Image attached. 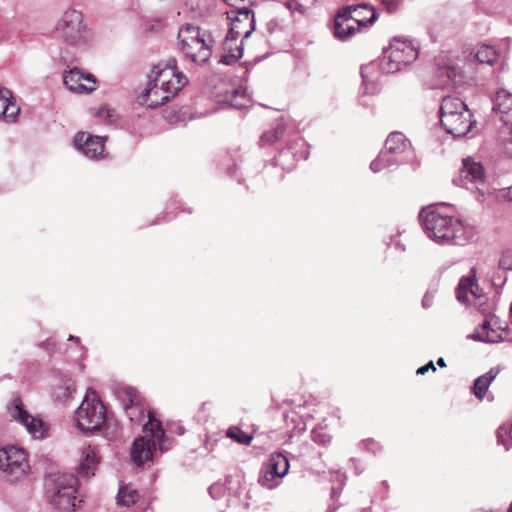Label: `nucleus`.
<instances>
[{
  "instance_id": "27",
  "label": "nucleus",
  "mask_w": 512,
  "mask_h": 512,
  "mask_svg": "<svg viewBox=\"0 0 512 512\" xmlns=\"http://www.w3.org/2000/svg\"><path fill=\"white\" fill-rule=\"evenodd\" d=\"M225 101L234 108L242 109L250 105L251 97L247 92V88L240 86L228 91L225 95Z\"/></svg>"
},
{
  "instance_id": "2",
  "label": "nucleus",
  "mask_w": 512,
  "mask_h": 512,
  "mask_svg": "<svg viewBox=\"0 0 512 512\" xmlns=\"http://www.w3.org/2000/svg\"><path fill=\"white\" fill-rule=\"evenodd\" d=\"M147 417L148 421L144 424L145 435L136 438L131 447V458L137 466L152 460L157 445L161 452L167 451L171 447V442L166 438L160 422L154 418L151 412L147 413Z\"/></svg>"
},
{
  "instance_id": "48",
  "label": "nucleus",
  "mask_w": 512,
  "mask_h": 512,
  "mask_svg": "<svg viewBox=\"0 0 512 512\" xmlns=\"http://www.w3.org/2000/svg\"><path fill=\"white\" fill-rule=\"evenodd\" d=\"M432 302H433V295H430L427 293L424 295V297L422 299V306L424 308H429V307H431Z\"/></svg>"
},
{
  "instance_id": "38",
  "label": "nucleus",
  "mask_w": 512,
  "mask_h": 512,
  "mask_svg": "<svg viewBox=\"0 0 512 512\" xmlns=\"http://www.w3.org/2000/svg\"><path fill=\"white\" fill-rule=\"evenodd\" d=\"M373 68L374 66L372 64L361 68V76L365 87V93L374 94L377 92V85L370 79V71L373 70Z\"/></svg>"
},
{
  "instance_id": "34",
  "label": "nucleus",
  "mask_w": 512,
  "mask_h": 512,
  "mask_svg": "<svg viewBox=\"0 0 512 512\" xmlns=\"http://www.w3.org/2000/svg\"><path fill=\"white\" fill-rule=\"evenodd\" d=\"M116 499L119 505L130 507L139 499V493L131 486H121Z\"/></svg>"
},
{
  "instance_id": "13",
  "label": "nucleus",
  "mask_w": 512,
  "mask_h": 512,
  "mask_svg": "<svg viewBox=\"0 0 512 512\" xmlns=\"http://www.w3.org/2000/svg\"><path fill=\"white\" fill-rule=\"evenodd\" d=\"M63 83L69 91L79 94H89L97 88L95 76L84 73L78 68L66 71L63 75Z\"/></svg>"
},
{
  "instance_id": "51",
  "label": "nucleus",
  "mask_w": 512,
  "mask_h": 512,
  "mask_svg": "<svg viewBox=\"0 0 512 512\" xmlns=\"http://www.w3.org/2000/svg\"><path fill=\"white\" fill-rule=\"evenodd\" d=\"M307 157H308V152H307V151L303 152V153L299 156V158H300V159H306Z\"/></svg>"
},
{
  "instance_id": "9",
  "label": "nucleus",
  "mask_w": 512,
  "mask_h": 512,
  "mask_svg": "<svg viewBox=\"0 0 512 512\" xmlns=\"http://www.w3.org/2000/svg\"><path fill=\"white\" fill-rule=\"evenodd\" d=\"M409 140L400 132H392L386 139L385 151L371 162L370 169L376 173L404 161L403 155L409 150Z\"/></svg>"
},
{
  "instance_id": "1",
  "label": "nucleus",
  "mask_w": 512,
  "mask_h": 512,
  "mask_svg": "<svg viewBox=\"0 0 512 512\" xmlns=\"http://www.w3.org/2000/svg\"><path fill=\"white\" fill-rule=\"evenodd\" d=\"M444 207L430 206L419 213L425 233L436 243L465 245L471 239V230L460 219L445 214Z\"/></svg>"
},
{
  "instance_id": "52",
  "label": "nucleus",
  "mask_w": 512,
  "mask_h": 512,
  "mask_svg": "<svg viewBox=\"0 0 512 512\" xmlns=\"http://www.w3.org/2000/svg\"><path fill=\"white\" fill-rule=\"evenodd\" d=\"M296 145L304 147L306 144L304 143L303 140H299V141L296 142Z\"/></svg>"
},
{
  "instance_id": "43",
  "label": "nucleus",
  "mask_w": 512,
  "mask_h": 512,
  "mask_svg": "<svg viewBox=\"0 0 512 512\" xmlns=\"http://www.w3.org/2000/svg\"><path fill=\"white\" fill-rule=\"evenodd\" d=\"M380 2L388 13L396 12L400 5V0H380Z\"/></svg>"
},
{
  "instance_id": "19",
  "label": "nucleus",
  "mask_w": 512,
  "mask_h": 512,
  "mask_svg": "<svg viewBox=\"0 0 512 512\" xmlns=\"http://www.w3.org/2000/svg\"><path fill=\"white\" fill-rule=\"evenodd\" d=\"M20 114V108L16 104L10 89L0 85V115L7 122H15Z\"/></svg>"
},
{
  "instance_id": "32",
  "label": "nucleus",
  "mask_w": 512,
  "mask_h": 512,
  "mask_svg": "<svg viewBox=\"0 0 512 512\" xmlns=\"http://www.w3.org/2000/svg\"><path fill=\"white\" fill-rule=\"evenodd\" d=\"M315 0H286L284 6L292 17H305Z\"/></svg>"
},
{
  "instance_id": "7",
  "label": "nucleus",
  "mask_w": 512,
  "mask_h": 512,
  "mask_svg": "<svg viewBox=\"0 0 512 512\" xmlns=\"http://www.w3.org/2000/svg\"><path fill=\"white\" fill-rule=\"evenodd\" d=\"M78 479L73 474L55 477L50 488V503L59 512H73L77 506Z\"/></svg>"
},
{
  "instance_id": "33",
  "label": "nucleus",
  "mask_w": 512,
  "mask_h": 512,
  "mask_svg": "<svg viewBox=\"0 0 512 512\" xmlns=\"http://www.w3.org/2000/svg\"><path fill=\"white\" fill-rule=\"evenodd\" d=\"M438 72L440 77L447 78V80L442 81L443 85H446L449 82L456 85L462 81V70L455 64H444L442 67H439Z\"/></svg>"
},
{
  "instance_id": "4",
  "label": "nucleus",
  "mask_w": 512,
  "mask_h": 512,
  "mask_svg": "<svg viewBox=\"0 0 512 512\" xmlns=\"http://www.w3.org/2000/svg\"><path fill=\"white\" fill-rule=\"evenodd\" d=\"M55 30L68 45L86 48L92 41V34L83 22V15L75 9L66 10L58 20Z\"/></svg>"
},
{
  "instance_id": "31",
  "label": "nucleus",
  "mask_w": 512,
  "mask_h": 512,
  "mask_svg": "<svg viewBox=\"0 0 512 512\" xmlns=\"http://www.w3.org/2000/svg\"><path fill=\"white\" fill-rule=\"evenodd\" d=\"M270 468L274 475L284 477L289 469V462L282 453H274L270 456L266 465Z\"/></svg>"
},
{
  "instance_id": "12",
  "label": "nucleus",
  "mask_w": 512,
  "mask_h": 512,
  "mask_svg": "<svg viewBox=\"0 0 512 512\" xmlns=\"http://www.w3.org/2000/svg\"><path fill=\"white\" fill-rule=\"evenodd\" d=\"M9 416L23 425L35 439H42L46 434L44 422L32 416L25 408L20 398H14L7 406Z\"/></svg>"
},
{
  "instance_id": "5",
  "label": "nucleus",
  "mask_w": 512,
  "mask_h": 512,
  "mask_svg": "<svg viewBox=\"0 0 512 512\" xmlns=\"http://www.w3.org/2000/svg\"><path fill=\"white\" fill-rule=\"evenodd\" d=\"M76 426L85 433L98 431L106 422V409L94 390L88 389L75 411Z\"/></svg>"
},
{
  "instance_id": "50",
  "label": "nucleus",
  "mask_w": 512,
  "mask_h": 512,
  "mask_svg": "<svg viewBox=\"0 0 512 512\" xmlns=\"http://www.w3.org/2000/svg\"><path fill=\"white\" fill-rule=\"evenodd\" d=\"M437 364H438L440 367H445V366H446V363H445V361H444V359H443V358H439V359L437 360Z\"/></svg>"
},
{
  "instance_id": "42",
  "label": "nucleus",
  "mask_w": 512,
  "mask_h": 512,
  "mask_svg": "<svg viewBox=\"0 0 512 512\" xmlns=\"http://www.w3.org/2000/svg\"><path fill=\"white\" fill-rule=\"evenodd\" d=\"M208 492L213 499H219L225 494V487L221 483H214L209 487Z\"/></svg>"
},
{
  "instance_id": "22",
  "label": "nucleus",
  "mask_w": 512,
  "mask_h": 512,
  "mask_svg": "<svg viewBox=\"0 0 512 512\" xmlns=\"http://www.w3.org/2000/svg\"><path fill=\"white\" fill-rule=\"evenodd\" d=\"M254 16L249 10L240 11L238 16L232 22V27L227 38L234 39V33L243 35L244 38L249 37L253 30Z\"/></svg>"
},
{
  "instance_id": "29",
  "label": "nucleus",
  "mask_w": 512,
  "mask_h": 512,
  "mask_svg": "<svg viewBox=\"0 0 512 512\" xmlns=\"http://www.w3.org/2000/svg\"><path fill=\"white\" fill-rule=\"evenodd\" d=\"M498 373L499 369L493 367L487 373L475 380L473 385V393L478 399L482 400L484 398L490 383L496 378Z\"/></svg>"
},
{
  "instance_id": "44",
  "label": "nucleus",
  "mask_w": 512,
  "mask_h": 512,
  "mask_svg": "<svg viewBox=\"0 0 512 512\" xmlns=\"http://www.w3.org/2000/svg\"><path fill=\"white\" fill-rule=\"evenodd\" d=\"M497 198L512 202V185L498 191Z\"/></svg>"
},
{
  "instance_id": "28",
  "label": "nucleus",
  "mask_w": 512,
  "mask_h": 512,
  "mask_svg": "<svg viewBox=\"0 0 512 512\" xmlns=\"http://www.w3.org/2000/svg\"><path fill=\"white\" fill-rule=\"evenodd\" d=\"M469 111L467 105L459 98L446 96L443 98L440 106V118L451 114H459Z\"/></svg>"
},
{
  "instance_id": "10",
  "label": "nucleus",
  "mask_w": 512,
  "mask_h": 512,
  "mask_svg": "<svg viewBox=\"0 0 512 512\" xmlns=\"http://www.w3.org/2000/svg\"><path fill=\"white\" fill-rule=\"evenodd\" d=\"M149 81L165 87L168 93H178L188 83V78L177 69V61L170 58L156 64L149 76Z\"/></svg>"
},
{
  "instance_id": "40",
  "label": "nucleus",
  "mask_w": 512,
  "mask_h": 512,
  "mask_svg": "<svg viewBox=\"0 0 512 512\" xmlns=\"http://www.w3.org/2000/svg\"><path fill=\"white\" fill-rule=\"evenodd\" d=\"M94 115L101 120L111 121L115 116V111L107 105L95 109Z\"/></svg>"
},
{
  "instance_id": "35",
  "label": "nucleus",
  "mask_w": 512,
  "mask_h": 512,
  "mask_svg": "<svg viewBox=\"0 0 512 512\" xmlns=\"http://www.w3.org/2000/svg\"><path fill=\"white\" fill-rule=\"evenodd\" d=\"M225 435H226V437H228V438L232 439L233 441L237 442L238 444H242V445H250V443L253 440V436L251 434L244 432L238 426L229 427L226 430Z\"/></svg>"
},
{
  "instance_id": "55",
  "label": "nucleus",
  "mask_w": 512,
  "mask_h": 512,
  "mask_svg": "<svg viewBox=\"0 0 512 512\" xmlns=\"http://www.w3.org/2000/svg\"><path fill=\"white\" fill-rule=\"evenodd\" d=\"M508 512H512V502H511V505H510V507H509Z\"/></svg>"
},
{
  "instance_id": "8",
  "label": "nucleus",
  "mask_w": 512,
  "mask_h": 512,
  "mask_svg": "<svg viewBox=\"0 0 512 512\" xmlns=\"http://www.w3.org/2000/svg\"><path fill=\"white\" fill-rule=\"evenodd\" d=\"M30 470L26 452L18 447L0 449V476L7 481L22 479Z\"/></svg>"
},
{
  "instance_id": "6",
  "label": "nucleus",
  "mask_w": 512,
  "mask_h": 512,
  "mask_svg": "<svg viewBox=\"0 0 512 512\" xmlns=\"http://www.w3.org/2000/svg\"><path fill=\"white\" fill-rule=\"evenodd\" d=\"M418 57V47L408 39L394 38L383 50L380 68L385 73H394L413 63Z\"/></svg>"
},
{
  "instance_id": "15",
  "label": "nucleus",
  "mask_w": 512,
  "mask_h": 512,
  "mask_svg": "<svg viewBox=\"0 0 512 512\" xmlns=\"http://www.w3.org/2000/svg\"><path fill=\"white\" fill-rule=\"evenodd\" d=\"M350 9L351 7L341 8L334 18L333 35L340 41H347L361 31L359 24L351 19Z\"/></svg>"
},
{
  "instance_id": "17",
  "label": "nucleus",
  "mask_w": 512,
  "mask_h": 512,
  "mask_svg": "<svg viewBox=\"0 0 512 512\" xmlns=\"http://www.w3.org/2000/svg\"><path fill=\"white\" fill-rule=\"evenodd\" d=\"M471 111L461 112L459 114H451L440 118L441 125L448 134L454 137L465 136L472 128Z\"/></svg>"
},
{
  "instance_id": "18",
  "label": "nucleus",
  "mask_w": 512,
  "mask_h": 512,
  "mask_svg": "<svg viewBox=\"0 0 512 512\" xmlns=\"http://www.w3.org/2000/svg\"><path fill=\"white\" fill-rule=\"evenodd\" d=\"M178 93H168L165 87L156 85V83L149 81L146 89L143 91L140 102L150 108H156L168 102L175 97Z\"/></svg>"
},
{
  "instance_id": "23",
  "label": "nucleus",
  "mask_w": 512,
  "mask_h": 512,
  "mask_svg": "<svg viewBox=\"0 0 512 512\" xmlns=\"http://www.w3.org/2000/svg\"><path fill=\"white\" fill-rule=\"evenodd\" d=\"M470 296L474 298L480 297L479 287L474 274L461 278L456 288V298L460 303L468 304Z\"/></svg>"
},
{
  "instance_id": "45",
  "label": "nucleus",
  "mask_w": 512,
  "mask_h": 512,
  "mask_svg": "<svg viewBox=\"0 0 512 512\" xmlns=\"http://www.w3.org/2000/svg\"><path fill=\"white\" fill-rule=\"evenodd\" d=\"M340 493H341V490L340 489H337V488H333L332 491H331V499L333 500V506H330L326 512H335L336 509L339 507V505H336L335 506V501H337V499L339 498L340 496Z\"/></svg>"
},
{
  "instance_id": "37",
  "label": "nucleus",
  "mask_w": 512,
  "mask_h": 512,
  "mask_svg": "<svg viewBox=\"0 0 512 512\" xmlns=\"http://www.w3.org/2000/svg\"><path fill=\"white\" fill-rule=\"evenodd\" d=\"M281 476L274 475L273 471L267 466L263 469L259 477V484L267 489H272L279 485Z\"/></svg>"
},
{
  "instance_id": "39",
  "label": "nucleus",
  "mask_w": 512,
  "mask_h": 512,
  "mask_svg": "<svg viewBox=\"0 0 512 512\" xmlns=\"http://www.w3.org/2000/svg\"><path fill=\"white\" fill-rule=\"evenodd\" d=\"M508 440H512V425L500 426L497 430V441L498 443L504 445L506 447V450L509 449V447L506 446Z\"/></svg>"
},
{
  "instance_id": "36",
  "label": "nucleus",
  "mask_w": 512,
  "mask_h": 512,
  "mask_svg": "<svg viewBox=\"0 0 512 512\" xmlns=\"http://www.w3.org/2000/svg\"><path fill=\"white\" fill-rule=\"evenodd\" d=\"M284 124L282 121H277L274 125V127L261 136V142L263 144H272L278 139H280L284 134Z\"/></svg>"
},
{
  "instance_id": "20",
  "label": "nucleus",
  "mask_w": 512,
  "mask_h": 512,
  "mask_svg": "<svg viewBox=\"0 0 512 512\" xmlns=\"http://www.w3.org/2000/svg\"><path fill=\"white\" fill-rule=\"evenodd\" d=\"M347 7H351L349 11L351 19L359 24L361 31L372 25L378 18L374 8L368 4L348 5Z\"/></svg>"
},
{
  "instance_id": "14",
  "label": "nucleus",
  "mask_w": 512,
  "mask_h": 512,
  "mask_svg": "<svg viewBox=\"0 0 512 512\" xmlns=\"http://www.w3.org/2000/svg\"><path fill=\"white\" fill-rule=\"evenodd\" d=\"M106 137L94 136L88 132H78L73 139L75 148L90 159H96L104 151Z\"/></svg>"
},
{
  "instance_id": "53",
  "label": "nucleus",
  "mask_w": 512,
  "mask_h": 512,
  "mask_svg": "<svg viewBox=\"0 0 512 512\" xmlns=\"http://www.w3.org/2000/svg\"><path fill=\"white\" fill-rule=\"evenodd\" d=\"M286 154H288V151H282V152L280 153V157H283V156H285Z\"/></svg>"
},
{
  "instance_id": "16",
  "label": "nucleus",
  "mask_w": 512,
  "mask_h": 512,
  "mask_svg": "<svg viewBox=\"0 0 512 512\" xmlns=\"http://www.w3.org/2000/svg\"><path fill=\"white\" fill-rule=\"evenodd\" d=\"M117 397L121 400L127 416L132 422L140 423L145 418L143 409L139 406L140 398L133 387H123L117 391Z\"/></svg>"
},
{
  "instance_id": "47",
  "label": "nucleus",
  "mask_w": 512,
  "mask_h": 512,
  "mask_svg": "<svg viewBox=\"0 0 512 512\" xmlns=\"http://www.w3.org/2000/svg\"><path fill=\"white\" fill-rule=\"evenodd\" d=\"M429 370L436 371V368H435V366H434L433 361H430V362H428L426 365H424V366H422V367L418 368V370H417V372H416V373H417L418 375H424V374H425L426 372H428Z\"/></svg>"
},
{
  "instance_id": "3",
  "label": "nucleus",
  "mask_w": 512,
  "mask_h": 512,
  "mask_svg": "<svg viewBox=\"0 0 512 512\" xmlns=\"http://www.w3.org/2000/svg\"><path fill=\"white\" fill-rule=\"evenodd\" d=\"M180 50L192 62L206 63L212 54L210 39L206 32L192 24H184L178 32Z\"/></svg>"
},
{
  "instance_id": "46",
  "label": "nucleus",
  "mask_w": 512,
  "mask_h": 512,
  "mask_svg": "<svg viewBox=\"0 0 512 512\" xmlns=\"http://www.w3.org/2000/svg\"><path fill=\"white\" fill-rule=\"evenodd\" d=\"M363 445L366 449L370 450L373 453H376V451L379 449V445L372 439H367L363 441Z\"/></svg>"
},
{
  "instance_id": "24",
  "label": "nucleus",
  "mask_w": 512,
  "mask_h": 512,
  "mask_svg": "<svg viewBox=\"0 0 512 512\" xmlns=\"http://www.w3.org/2000/svg\"><path fill=\"white\" fill-rule=\"evenodd\" d=\"M493 111L502 116V120L510 122L512 117V94L504 89L496 92L493 99Z\"/></svg>"
},
{
  "instance_id": "11",
  "label": "nucleus",
  "mask_w": 512,
  "mask_h": 512,
  "mask_svg": "<svg viewBox=\"0 0 512 512\" xmlns=\"http://www.w3.org/2000/svg\"><path fill=\"white\" fill-rule=\"evenodd\" d=\"M486 174L483 165L468 157L462 160V167L453 183L472 192L477 191L481 196L485 195L482 187L485 185Z\"/></svg>"
},
{
  "instance_id": "30",
  "label": "nucleus",
  "mask_w": 512,
  "mask_h": 512,
  "mask_svg": "<svg viewBox=\"0 0 512 512\" xmlns=\"http://www.w3.org/2000/svg\"><path fill=\"white\" fill-rule=\"evenodd\" d=\"M500 51L494 46L482 44L477 47L475 58L482 64L493 65L500 58Z\"/></svg>"
},
{
  "instance_id": "41",
  "label": "nucleus",
  "mask_w": 512,
  "mask_h": 512,
  "mask_svg": "<svg viewBox=\"0 0 512 512\" xmlns=\"http://www.w3.org/2000/svg\"><path fill=\"white\" fill-rule=\"evenodd\" d=\"M312 438L316 443L326 445L330 442L331 437L323 429L316 428L312 431Z\"/></svg>"
},
{
  "instance_id": "54",
  "label": "nucleus",
  "mask_w": 512,
  "mask_h": 512,
  "mask_svg": "<svg viewBox=\"0 0 512 512\" xmlns=\"http://www.w3.org/2000/svg\"><path fill=\"white\" fill-rule=\"evenodd\" d=\"M73 339H75V340H77V341L79 340V339H78V337H73V336H70V337H69V340H73Z\"/></svg>"
},
{
  "instance_id": "25",
  "label": "nucleus",
  "mask_w": 512,
  "mask_h": 512,
  "mask_svg": "<svg viewBox=\"0 0 512 512\" xmlns=\"http://www.w3.org/2000/svg\"><path fill=\"white\" fill-rule=\"evenodd\" d=\"M75 392V383L70 376L61 374L54 385L53 397L55 400L65 403Z\"/></svg>"
},
{
  "instance_id": "49",
  "label": "nucleus",
  "mask_w": 512,
  "mask_h": 512,
  "mask_svg": "<svg viewBox=\"0 0 512 512\" xmlns=\"http://www.w3.org/2000/svg\"><path fill=\"white\" fill-rule=\"evenodd\" d=\"M277 22L275 19H271L270 21L267 22L266 24V28L268 30V32L270 33H273L275 31V28L277 27Z\"/></svg>"
},
{
  "instance_id": "26",
  "label": "nucleus",
  "mask_w": 512,
  "mask_h": 512,
  "mask_svg": "<svg viewBox=\"0 0 512 512\" xmlns=\"http://www.w3.org/2000/svg\"><path fill=\"white\" fill-rule=\"evenodd\" d=\"M471 338L487 343H497L502 340L501 335L492 327V319H485L482 325L475 329Z\"/></svg>"
},
{
  "instance_id": "21",
  "label": "nucleus",
  "mask_w": 512,
  "mask_h": 512,
  "mask_svg": "<svg viewBox=\"0 0 512 512\" xmlns=\"http://www.w3.org/2000/svg\"><path fill=\"white\" fill-rule=\"evenodd\" d=\"M100 456L96 447L87 446L83 448L78 473L81 477L88 479L95 474Z\"/></svg>"
}]
</instances>
